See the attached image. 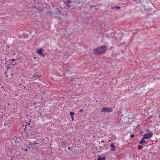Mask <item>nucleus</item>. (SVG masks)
<instances>
[{
	"mask_svg": "<svg viewBox=\"0 0 160 160\" xmlns=\"http://www.w3.org/2000/svg\"><path fill=\"white\" fill-rule=\"evenodd\" d=\"M108 49V47L105 45L101 46L93 50L94 52L96 54H100L105 52Z\"/></svg>",
	"mask_w": 160,
	"mask_h": 160,
	"instance_id": "f257e3e1",
	"label": "nucleus"
},
{
	"mask_svg": "<svg viewBox=\"0 0 160 160\" xmlns=\"http://www.w3.org/2000/svg\"><path fill=\"white\" fill-rule=\"evenodd\" d=\"M80 2H77L76 0H67L65 1L64 3L69 8L72 9L74 8V6L72 3H78Z\"/></svg>",
	"mask_w": 160,
	"mask_h": 160,
	"instance_id": "f03ea898",
	"label": "nucleus"
},
{
	"mask_svg": "<svg viewBox=\"0 0 160 160\" xmlns=\"http://www.w3.org/2000/svg\"><path fill=\"white\" fill-rule=\"evenodd\" d=\"M112 111V108L110 107H104L101 110V112H111Z\"/></svg>",
	"mask_w": 160,
	"mask_h": 160,
	"instance_id": "7ed1b4c3",
	"label": "nucleus"
},
{
	"mask_svg": "<svg viewBox=\"0 0 160 160\" xmlns=\"http://www.w3.org/2000/svg\"><path fill=\"white\" fill-rule=\"evenodd\" d=\"M152 133L151 132H150L148 133H146L143 135V137L142 138V139L150 138L152 137Z\"/></svg>",
	"mask_w": 160,
	"mask_h": 160,
	"instance_id": "20e7f679",
	"label": "nucleus"
},
{
	"mask_svg": "<svg viewBox=\"0 0 160 160\" xmlns=\"http://www.w3.org/2000/svg\"><path fill=\"white\" fill-rule=\"evenodd\" d=\"M43 51V49L41 48L40 49H38L37 52L39 55H40L42 56L43 57L44 56V55L43 54L42 51Z\"/></svg>",
	"mask_w": 160,
	"mask_h": 160,
	"instance_id": "39448f33",
	"label": "nucleus"
},
{
	"mask_svg": "<svg viewBox=\"0 0 160 160\" xmlns=\"http://www.w3.org/2000/svg\"><path fill=\"white\" fill-rule=\"evenodd\" d=\"M110 147H111V148H112V149L111 150L112 151H115V149L116 148V146H114L113 143H112Z\"/></svg>",
	"mask_w": 160,
	"mask_h": 160,
	"instance_id": "423d86ee",
	"label": "nucleus"
},
{
	"mask_svg": "<svg viewBox=\"0 0 160 160\" xmlns=\"http://www.w3.org/2000/svg\"><path fill=\"white\" fill-rule=\"evenodd\" d=\"M147 142L145 140H143V139H142V140L140 142V143L142 144V145H143L144 144H147Z\"/></svg>",
	"mask_w": 160,
	"mask_h": 160,
	"instance_id": "0eeeda50",
	"label": "nucleus"
},
{
	"mask_svg": "<svg viewBox=\"0 0 160 160\" xmlns=\"http://www.w3.org/2000/svg\"><path fill=\"white\" fill-rule=\"evenodd\" d=\"M106 159V157H105L99 156L98 160H105Z\"/></svg>",
	"mask_w": 160,
	"mask_h": 160,
	"instance_id": "6e6552de",
	"label": "nucleus"
},
{
	"mask_svg": "<svg viewBox=\"0 0 160 160\" xmlns=\"http://www.w3.org/2000/svg\"><path fill=\"white\" fill-rule=\"evenodd\" d=\"M115 8H116L118 10H120V7L119 6H115L114 7L112 6L111 7V8L112 9H113Z\"/></svg>",
	"mask_w": 160,
	"mask_h": 160,
	"instance_id": "1a4fd4ad",
	"label": "nucleus"
},
{
	"mask_svg": "<svg viewBox=\"0 0 160 160\" xmlns=\"http://www.w3.org/2000/svg\"><path fill=\"white\" fill-rule=\"evenodd\" d=\"M74 112H71L70 113V114L71 116L72 119V120H73V116L74 115Z\"/></svg>",
	"mask_w": 160,
	"mask_h": 160,
	"instance_id": "9d476101",
	"label": "nucleus"
},
{
	"mask_svg": "<svg viewBox=\"0 0 160 160\" xmlns=\"http://www.w3.org/2000/svg\"><path fill=\"white\" fill-rule=\"evenodd\" d=\"M38 141H35L34 142H33L32 143L33 145V146H36V145L38 144Z\"/></svg>",
	"mask_w": 160,
	"mask_h": 160,
	"instance_id": "9b49d317",
	"label": "nucleus"
},
{
	"mask_svg": "<svg viewBox=\"0 0 160 160\" xmlns=\"http://www.w3.org/2000/svg\"><path fill=\"white\" fill-rule=\"evenodd\" d=\"M66 142H62L61 143V144L63 147H64L66 145Z\"/></svg>",
	"mask_w": 160,
	"mask_h": 160,
	"instance_id": "f8f14e48",
	"label": "nucleus"
},
{
	"mask_svg": "<svg viewBox=\"0 0 160 160\" xmlns=\"http://www.w3.org/2000/svg\"><path fill=\"white\" fill-rule=\"evenodd\" d=\"M142 147L141 145H138V148L139 150H141L142 148Z\"/></svg>",
	"mask_w": 160,
	"mask_h": 160,
	"instance_id": "ddd939ff",
	"label": "nucleus"
},
{
	"mask_svg": "<svg viewBox=\"0 0 160 160\" xmlns=\"http://www.w3.org/2000/svg\"><path fill=\"white\" fill-rule=\"evenodd\" d=\"M29 145V147H32V146H33V143H32V142H30Z\"/></svg>",
	"mask_w": 160,
	"mask_h": 160,
	"instance_id": "4468645a",
	"label": "nucleus"
},
{
	"mask_svg": "<svg viewBox=\"0 0 160 160\" xmlns=\"http://www.w3.org/2000/svg\"><path fill=\"white\" fill-rule=\"evenodd\" d=\"M28 149H30V147H27L26 148H25L24 150L26 151H27L28 150Z\"/></svg>",
	"mask_w": 160,
	"mask_h": 160,
	"instance_id": "2eb2a0df",
	"label": "nucleus"
},
{
	"mask_svg": "<svg viewBox=\"0 0 160 160\" xmlns=\"http://www.w3.org/2000/svg\"><path fill=\"white\" fill-rule=\"evenodd\" d=\"M83 111V109H80V110L79 111V112H82Z\"/></svg>",
	"mask_w": 160,
	"mask_h": 160,
	"instance_id": "dca6fc26",
	"label": "nucleus"
},
{
	"mask_svg": "<svg viewBox=\"0 0 160 160\" xmlns=\"http://www.w3.org/2000/svg\"><path fill=\"white\" fill-rule=\"evenodd\" d=\"M101 143H104V140H102L101 142Z\"/></svg>",
	"mask_w": 160,
	"mask_h": 160,
	"instance_id": "f3484780",
	"label": "nucleus"
},
{
	"mask_svg": "<svg viewBox=\"0 0 160 160\" xmlns=\"http://www.w3.org/2000/svg\"><path fill=\"white\" fill-rule=\"evenodd\" d=\"M134 135L133 134L131 135V137L132 138L134 137Z\"/></svg>",
	"mask_w": 160,
	"mask_h": 160,
	"instance_id": "a211bd4d",
	"label": "nucleus"
},
{
	"mask_svg": "<svg viewBox=\"0 0 160 160\" xmlns=\"http://www.w3.org/2000/svg\"><path fill=\"white\" fill-rule=\"evenodd\" d=\"M37 76H38V75H35L34 76V78H36V77H37Z\"/></svg>",
	"mask_w": 160,
	"mask_h": 160,
	"instance_id": "6ab92c4d",
	"label": "nucleus"
},
{
	"mask_svg": "<svg viewBox=\"0 0 160 160\" xmlns=\"http://www.w3.org/2000/svg\"><path fill=\"white\" fill-rule=\"evenodd\" d=\"M11 60L12 61H13L14 60V59L13 58Z\"/></svg>",
	"mask_w": 160,
	"mask_h": 160,
	"instance_id": "aec40b11",
	"label": "nucleus"
},
{
	"mask_svg": "<svg viewBox=\"0 0 160 160\" xmlns=\"http://www.w3.org/2000/svg\"><path fill=\"white\" fill-rule=\"evenodd\" d=\"M13 158H12L11 159H10V160H13Z\"/></svg>",
	"mask_w": 160,
	"mask_h": 160,
	"instance_id": "412c9836",
	"label": "nucleus"
},
{
	"mask_svg": "<svg viewBox=\"0 0 160 160\" xmlns=\"http://www.w3.org/2000/svg\"><path fill=\"white\" fill-rule=\"evenodd\" d=\"M102 148L101 146H99V148Z\"/></svg>",
	"mask_w": 160,
	"mask_h": 160,
	"instance_id": "4be33fe9",
	"label": "nucleus"
},
{
	"mask_svg": "<svg viewBox=\"0 0 160 160\" xmlns=\"http://www.w3.org/2000/svg\"><path fill=\"white\" fill-rule=\"evenodd\" d=\"M68 148V149H70V147H69Z\"/></svg>",
	"mask_w": 160,
	"mask_h": 160,
	"instance_id": "5701e85b",
	"label": "nucleus"
},
{
	"mask_svg": "<svg viewBox=\"0 0 160 160\" xmlns=\"http://www.w3.org/2000/svg\"><path fill=\"white\" fill-rule=\"evenodd\" d=\"M34 58V59H35L36 58V57H35Z\"/></svg>",
	"mask_w": 160,
	"mask_h": 160,
	"instance_id": "b1692460",
	"label": "nucleus"
}]
</instances>
